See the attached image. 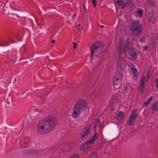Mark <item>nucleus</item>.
I'll return each mask as SVG.
<instances>
[{
	"label": "nucleus",
	"instance_id": "56",
	"mask_svg": "<svg viewBox=\"0 0 158 158\" xmlns=\"http://www.w3.org/2000/svg\"><path fill=\"white\" fill-rule=\"evenodd\" d=\"M111 105H110V108L111 107Z\"/></svg>",
	"mask_w": 158,
	"mask_h": 158
},
{
	"label": "nucleus",
	"instance_id": "2",
	"mask_svg": "<svg viewBox=\"0 0 158 158\" xmlns=\"http://www.w3.org/2000/svg\"><path fill=\"white\" fill-rule=\"evenodd\" d=\"M88 104L85 100L81 99L78 100L75 104L72 117L75 118L78 117L81 113L86 110Z\"/></svg>",
	"mask_w": 158,
	"mask_h": 158
},
{
	"label": "nucleus",
	"instance_id": "26",
	"mask_svg": "<svg viewBox=\"0 0 158 158\" xmlns=\"http://www.w3.org/2000/svg\"><path fill=\"white\" fill-rule=\"evenodd\" d=\"M100 122V121L99 118H97L96 120V121L95 122L94 128H95V127H96L98 124H99Z\"/></svg>",
	"mask_w": 158,
	"mask_h": 158
},
{
	"label": "nucleus",
	"instance_id": "20",
	"mask_svg": "<svg viewBox=\"0 0 158 158\" xmlns=\"http://www.w3.org/2000/svg\"><path fill=\"white\" fill-rule=\"evenodd\" d=\"M137 51L131 54V58L134 60H136L138 57V54L137 53Z\"/></svg>",
	"mask_w": 158,
	"mask_h": 158
},
{
	"label": "nucleus",
	"instance_id": "49",
	"mask_svg": "<svg viewBox=\"0 0 158 158\" xmlns=\"http://www.w3.org/2000/svg\"><path fill=\"white\" fill-rule=\"evenodd\" d=\"M11 60L14 63H15V62L16 61V60Z\"/></svg>",
	"mask_w": 158,
	"mask_h": 158
},
{
	"label": "nucleus",
	"instance_id": "10",
	"mask_svg": "<svg viewBox=\"0 0 158 158\" xmlns=\"http://www.w3.org/2000/svg\"><path fill=\"white\" fill-rule=\"evenodd\" d=\"M99 136L98 133L95 132L92 137L90 138V139L89 141V143L93 144L94 142L98 139Z\"/></svg>",
	"mask_w": 158,
	"mask_h": 158
},
{
	"label": "nucleus",
	"instance_id": "51",
	"mask_svg": "<svg viewBox=\"0 0 158 158\" xmlns=\"http://www.w3.org/2000/svg\"><path fill=\"white\" fill-rule=\"evenodd\" d=\"M76 15H77V14H74V15H73V16L74 17H76Z\"/></svg>",
	"mask_w": 158,
	"mask_h": 158
},
{
	"label": "nucleus",
	"instance_id": "11",
	"mask_svg": "<svg viewBox=\"0 0 158 158\" xmlns=\"http://www.w3.org/2000/svg\"><path fill=\"white\" fill-rule=\"evenodd\" d=\"M154 13L153 12H148V18L150 22L153 23L155 22V18H153Z\"/></svg>",
	"mask_w": 158,
	"mask_h": 158
},
{
	"label": "nucleus",
	"instance_id": "3",
	"mask_svg": "<svg viewBox=\"0 0 158 158\" xmlns=\"http://www.w3.org/2000/svg\"><path fill=\"white\" fill-rule=\"evenodd\" d=\"M130 30L133 36H137L142 33L143 25L140 23L139 21L134 20L130 26Z\"/></svg>",
	"mask_w": 158,
	"mask_h": 158
},
{
	"label": "nucleus",
	"instance_id": "1",
	"mask_svg": "<svg viewBox=\"0 0 158 158\" xmlns=\"http://www.w3.org/2000/svg\"><path fill=\"white\" fill-rule=\"evenodd\" d=\"M57 120L53 116L44 118L39 122L37 131L40 134H45L52 131L56 126Z\"/></svg>",
	"mask_w": 158,
	"mask_h": 158
},
{
	"label": "nucleus",
	"instance_id": "24",
	"mask_svg": "<svg viewBox=\"0 0 158 158\" xmlns=\"http://www.w3.org/2000/svg\"><path fill=\"white\" fill-rule=\"evenodd\" d=\"M42 153V152L40 150H35V155L40 156Z\"/></svg>",
	"mask_w": 158,
	"mask_h": 158
},
{
	"label": "nucleus",
	"instance_id": "43",
	"mask_svg": "<svg viewBox=\"0 0 158 158\" xmlns=\"http://www.w3.org/2000/svg\"><path fill=\"white\" fill-rule=\"evenodd\" d=\"M156 88H158V79L156 80Z\"/></svg>",
	"mask_w": 158,
	"mask_h": 158
},
{
	"label": "nucleus",
	"instance_id": "22",
	"mask_svg": "<svg viewBox=\"0 0 158 158\" xmlns=\"http://www.w3.org/2000/svg\"><path fill=\"white\" fill-rule=\"evenodd\" d=\"M129 86V84H126V85L123 87V92L124 94H125L127 92Z\"/></svg>",
	"mask_w": 158,
	"mask_h": 158
},
{
	"label": "nucleus",
	"instance_id": "12",
	"mask_svg": "<svg viewBox=\"0 0 158 158\" xmlns=\"http://www.w3.org/2000/svg\"><path fill=\"white\" fill-rule=\"evenodd\" d=\"M124 117V112L122 111H120L117 114L116 118L119 121H121Z\"/></svg>",
	"mask_w": 158,
	"mask_h": 158
},
{
	"label": "nucleus",
	"instance_id": "8",
	"mask_svg": "<svg viewBox=\"0 0 158 158\" xmlns=\"http://www.w3.org/2000/svg\"><path fill=\"white\" fill-rule=\"evenodd\" d=\"M85 130L84 133L80 135V138L83 139L84 138L88 135L90 133V127H85L84 128Z\"/></svg>",
	"mask_w": 158,
	"mask_h": 158
},
{
	"label": "nucleus",
	"instance_id": "45",
	"mask_svg": "<svg viewBox=\"0 0 158 158\" xmlns=\"http://www.w3.org/2000/svg\"><path fill=\"white\" fill-rule=\"evenodd\" d=\"M148 46H145L144 47V48L145 50L147 49H148Z\"/></svg>",
	"mask_w": 158,
	"mask_h": 158
},
{
	"label": "nucleus",
	"instance_id": "21",
	"mask_svg": "<svg viewBox=\"0 0 158 158\" xmlns=\"http://www.w3.org/2000/svg\"><path fill=\"white\" fill-rule=\"evenodd\" d=\"M97 154L96 152H93L88 156L89 158H97Z\"/></svg>",
	"mask_w": 158,
	"mask_h": 158
},
{
	"label": "nucleus",
	"instance_id": "54",
	"mask_svg": "<svg viewBox=\"0 0 158 158\" xmlns=\"http://www.w3.org/2000/svg\"><path fill=\"white\" fill-rule=\"evenodd\" d=\"M96 127H95V128H94L95 129L96 128Z\"/></svg>",
	"mask_w": 158,
	"mask_h": 158
},
{
	"label": "nucleus",
	"instance_id": "40",
	"mask_svg": "<svg viewBox=\"0 0 158 158\" xmlns=\"http://www.w3.org/2000/svg\"><path fill=\"white\" fill-rule=\"evenodd\" d=\"M80 25L79 24H77V26H76V27L77 28V29H78L79 30V31H81V28H80Z\"/></svg>",
	"mask_w": 158,
	"mask_h": 158
},
{
	"label": "nucleus",
	"instance_id": "29",
	"mask_svg": "<svg viewBox=\"0 0 158 158\" xmlns=\"http://www.w3.org/2000/svg\"><path fill=\"white\" fill-rule=\"evenodd\" d=\"M48 94L46 93L44 94H43L40 95V98L41 99H44L47 96Z\"/></svg>",
	"mask_w": 158,
	"mask_h": 158
},
{
	"label": "nucleus",
	"instance_id": "53",
	"mask_svg": "<svg viewBox=\"0 0 158 158\" xmlns=\"http://www.w3.org/2000/svg\"><path fill=\"white\" fill-rule=\"evenodd\" d=\"M14 81H16V80L15 79H14Z\"/></svg>",
	"mask_w": 158,
	"mask_h": 158
},
{
	"label": "nucleus",
	"instance_id": "35",
	"mask_svg": "<svg viewBox=\"0 0 158 158\" xmlns=\"http://www.w3.org/2000/svg\"><path fill=\"white\" fill-rule=\"evenodd\" d=\"M153 98L152 96H151L150 98H148L147 99V102L148 103H149L151 101H152V99Z\"/></svg>",
	"mask_w": 158,
	"mask_h": 158
},
{
	"label": "nucleus",
	"instance_id": "31",
	"mask_svg": "<svg viewBox=\"0 0 158 158\" xmlns=\"http://www.w3.org/2000/svg\"><path fill=\"white\" fill-rule=\"evenodd\" d=\"M70 158H79V156L77 154H74L72 155Z\"/></svg>",
	"mask_w": 158,
	"mask_h": 158
},
{
	"label": "nucleus",
	"instance_id": "48",
	"mask_svg": "<svg viewBox=\"0 0 158 158\" xmlns=\"http://www.w3.org/2000/svg\"><path fill=\"white\" fill-rule=\"evenodd\" d=\"M110 109H111V111H112L113 110H114L115 108H114L112 107L111 108H110Z\"/></svg>",
	"mask_w": 158,
	"mask_h": 158
},
{
	"label": "nucleus",
	"instance_id": "28",
	"mask_svg": "<svg viewBox=\"0 0 158 158\" xmlns=\"http://www.w3.org/2000/svg\"><path fill=\"white\" fill-rule=\"evenodd\" d=\"M137 13L140 16H142L143 15V12L142 10H138L137 11Z\"/></svg>",
	"mask_w": 158,
	"mask_h": 158
},
{
	"label": "nucleus",
	"instance_id": "6",
	"mask_svg": "<svg viewBox=\"0 0 158 158\" xmlns=\"http://www.w3.org/2000/svg\"><path fill=\"white\" fill-rule=\"evenodd\" d=\"M90 143H89V141H86L85 143L81 144L80 147V149L83 151H85L87 150L89 148V144Z\"/></svg>",
	"mask_w": 158,
	"mask_h": 158
},
{
	"label": "nucleus",
	"instance_id": "50",
	"mask_svg": "<svg viewBox=\"0 0 158 158\" xmlns=\"http://www.w3.org/2000/svg\"><path fill=\"white\" fill-rule=\"evenodd\" d=\"M104 27V26L103 25H100V27L101 28H102L103 27Z\"/></svg>",
	"mask_w": 158,
	"mask_h": 158
},
{
	"label": "nucleus",
	"instance_id": "7",
	"mask_svg": "<svg viewBox=\"0 0 158 158\" xmlns=\"http://www.w3.org/2000/svg\"><path fill=\"white\" fill-rule=\"evenodd\" d=\"M152 114L158 111V101L154 103L150 108Z\"/></svg>",
	"mask_w": 158,
	"mask_h": 158
},
{
	"label": "nucleus",
	"instance_id": "18",
	"mask_svg": "<svg viewBox=\"0 0 158 158\" xmlns=\"http://www.w3.org/2000/svg\"><path fill=\"white\" fill-rule=\"evenodd\" d=\"M127 51L129 53V55H131V54L135 52L136 50L135 47L131 46L130 47V48H129L128 49H127Z\"/></svg>",
	"mask_w": 158,
	"mask_h": 158
},
{
	"label": "nucleus",
	"instance_id": "5",
	"mask_svg": "<svg viewBox=\"0 0 158 158\" xmlns=\"http://www.w3.org/2000/svg\"><path fill=\"white\" fill-rule=\"evenodd\" d=\"M138 115L139 112L136 109L132 110L131 114L129 117V120L127 121V124L129 126H133Z\"/></svg>",
	"mask_w": 158,
	"mask_h": 158
},
{
	"label": "nucleus",
	"instance_id": "36",
	"mask_svg": "<svg viewBox=\"0 0 158 158\" xmlns=\"http://www.w3.org/2000/svg\"><path fill=\"white\" fill-rule=\"evenodd\" d=\"M35 155V150H30V155L33 156Z\"/></svg>",
	"mask_w": 158,
	"mask_h": 158
},
{
	"label": "nucleus",
	"instance_id": "30",
	"mask_svg": "<svg viewBox=\"0 0 158 158\" xmlns=\"http://www.w3.org/2000/svg\"><path fill=\"white\" fill-rule=\"evenodd\" d=\"M129 3L131 9H134L135 8V7L134 6V4L132 2H129Z\"/></svg>",
	"mask_w": 158,
	"mask_h": 158
},
{
	"label": "nucleus",
	"instance_id": "16",
	"mask_svg": "<svg viewBox=\"0 0 158 158\" xmlns=\"http://www.w3.org/2000/svg\"><path fill=\"white\" fill-rule=\"evenodd\" d=\"M120 81L117 80L116 79H114V88L116 89H117L119 86Z\"/></svg>",
	"mask_w": 158,
	"mask_h": 158
},
{
	"label": "nucleus",
	"instance_id": "25",
	"mask_svg": "<svg viewBox=\"0 0 158 158\" xmlns=\"http://www.w3.org/2000/svg\"><path fill=\"white\" fill-rule=\"evenodd\" d=\"M30 150H24L23 151V153L27 155H30Z\"/></svg>",
	"mask_w": 158,
	"mask_h": 158
},
{
	"label": "nucleus",
	"instance_id": "44",
	"mask_svg": "<svg viewBox=\"0 0 158 158\" xmlns=\"http://www.w3.org/2000/svg\"><path fill=\"white\" fill-rule=\"evenodd\" d=\"M126 1V4H128V3H129V2L130 1V0H125Z\"/></svg>",
	"mask_w": 158,
	"mask_h": 158
},
{
	"label": "nucleus",
	"instance_id": "39",
	"mask_svg": "<svg viewBox=\"0 0 158 158\" xmlns=\"http://www.w3.org/2000/svg\"><path fill=\"white\" fill-rule=\"evenodd\" d=\"M148 6L149 7H153L154 6V3L152 2H150L148 3Z\"/></svg>",
	"mask_w": 158,
	"mask_h": 158
},
{
	"label": "nucleus",
	"instance_id": "19",
	"mask_svg": "<svg viewBox=\"0 0 158 158\" xmlns=\"http://www.w3.org/2000/svg\"><path fill=\"white\" fill-rule=\"evenodd\" d=\"M122 77L123 76L122 73L121 72H119L116 75L115 79H116L117 80H119L120 81H122Z\"/></svg>",
	"mask_w": 158,
	"mask_h": 158
},
{
	"label": "nucleus",
	"instance_id": "46",
	"mask_svg": "<svg viewBox=\"0 0 158 158\" xmlns=\"http://www.w3.org/2000/svg\"><path fill=\"white\" fill-rule=\"evenodd\" d=\"M0 46H5L3 43H2V44L0 43Z\"/></svg>",
	"mask_w": 158,
	"mask_h": 158
},
{
	"label": "nucleus",
	"instance_id": "15",
	"mask_svg": "<svg viewBox=\"0 0 158 158\" xmlns=\"http://www.w3.org/2000/svg\"><path fill=\"white\" fill-rule=\"evenodd\" d=\"M21 142L23 143L24 146L25 147L28 146L30 144L29 139L27 137L25 139L22 140Z\"/></svg>",
	"mask_w": 158,
	"mask_h": 158
},
{
	"label": "nucleus",
	"instance_id": "17",
	"mask_svg": "<svg viewBox=\"0 0 158 158\" xmlns=\"http://www.w3.org/2000/svg\"><path fill=\"white\" fill-rule=\"evenodd\" d=\"M130 42L128 40H127L125 42V45H124V48L125 49L124 50V52L125 53L126 50H127V49H128L129 48H130Z\"/></svg>",
	"mask_w": 158,
	"mask_h": 158
},
{
	"label": "nucleus",
	"instance_id": "55",
	"mask_svg": "<svg viewBox=\"0 0 158 158\" xmlns=\"http://www.w3.org/2000/svg\"><path fill=\"white\" fill-rule=\"evenodd\" d=\"M99 126L100 127H101V126L99 125Z\"/></svg>",
	"mask_w": 158,
	"mask_h": 158
},
{
	"label": "nucleus",
	"instance_id": "23",
	"mask_svg": "<svg viewBox=\"0 0 158 158\" xmlns=\"http://www.w3.org/2000/svg\"><path fill=\"white\" fill-rule=\"evenodd\" d=\"M118 48L119 50L120 51V52H121L123 50V44L122 43H120L118 45Z\"/></svg>",
	"mask_w": 158,
	"mask_h": 158
},
{
	"label": "nucleus",
	"instance_id": "52",
	"mask_svg": "<svg viewBox=\"0 0 158 158\" xmlns=\"http://www.w3.org/2000/svg\"><path fill=\"white\" fill-rule=\"evenodd\" d=\"M157 39L158 40V34H157Z\"/></svg>",
	"mask_w": 158,
	"mask_h": 158
},
{
	"label": "nucleus",
	"instance_id": "27",
	"mask_svg": "<svg viewBox=\"0 0 158 158\" xmlns=\"http://www.w3.org/2000/svg\"><path fill=\"white\" fill-rule=\"evenodd\" d=\"M83 6H84V9H83L84 12H83V16H84V15H87V10L86 8L85 4H84Z\"/></svg>",
	"mask_w": 158,
	"mask_h": 158
},
{
	"label": "nucleus",
	"instance_id": "32",
	"mask_svg": "<svg viewBox=\"0 0 158 158\" xmlns=\"http://www.w3.org/2000/svg\"><path fill=\"white\" fill-rule=\"evenodd\" d=\"M92 2L93 5L94 7L95 8L97 5V0H92Z\"/></svg>",
	"mask_w": 158,
	"mask_h": 158
},
{
	"label": "nucleus",
	"instance_id": "38",
	"mask_svg": "<svg viewBox=\"0 0 158 158\" xmlns=\"http://www.w3.org/2000/svg\"><path fill=\"white\" fill-rule=\"evenodd\" d=\"M148 104L149 103H148L147 102H144L143 103V106L145 107H147Z\"/></svg>",
	"mask_w": 158,
	"mask_h": 158
},
{
	"label": "nucleus",
	"instance_id": "14",
	"mask_svg": "<svg viewBox=\"0 0 158 158\" xmlns=\"http://www.w3.org/2000/svg\"><path fill=\"white\" fill-rule=\"evenodd\" d=\"M116 3L119 6H120V7L122 9L125 8V6L127 4L125 2L124 0H116Z\"/></svg>",
	"mask_w": 158,
	"mask_h": 158
},
{
	"label": "nucleus",
	"instance_id": "33",
	"mask_svg": "<svg viewBox=\"0 0 158 158\" xmlns=\"http://www.w3.org/2000/svg\"><path fill=\"white\" fill-rule=\"evenodd\" d=\"M152 48H156V43L154 40H153L152 41Z\"/></svg>",
	"mask_w": 158,
	"mask_h": 158
},
{
	"label": "nucleus",
	"instance_id": "34",
	"mask_svg": "<svg viewBox=\"0 0 158 158\" xmlns=\"http://www.w3.org/2000/svg\"><path fill=\"white\" fill-rule=\"evenodd\" d=\"M139 41L141 43H145L146 40L144 37H143L142 39H140Z\"/></svg>",
	"mask_w": 158,
	"mask_h": 158
},
{
	"label": "nucleus",
	"instance_id": "41",
	"mask_svg": "<svg viewBox=\"0 0 158 158\" xmlns=\"http://www.w3.org/2000/svg\"><path fill=\"white\" fill-rule=\"evenodd\" d=\"M73 48L75 49L77 48V44L75 42L73 43Z\"/></svg>",
	"mask_w": 158,
	"mask_h": 158
},
{
	"label": "nucleus",
	"instance_id": "13",
	"mask_svg": "<svg viewBox=\"0 0 158 158\" xmlns=\"http://www.w3.org/2000/svg\"><path fill=\"white\" fill-rule=\"evenodd\" d=\"M145 80V77L144 76H143L140 82V90L141 92H143L144 89L145 85L144 81Z\"/></svg>",
	"mask_w": 158,
	"mask_h": 158
},
{
	"label": "nucleus",
	"instance_id": "4",
	"mask_svg": "<svg viewBox=\"0 0 158 158\" xmlns=\"http://www.w3.org/2000/svg\"><path fill=\"white\" fill-rule=\"evenodd\" d=\"M103 46L102 43L100 42H97L93 44L91 49V55L94 54H100L102 51Z\"/></svg>",
	"mask_w": 158,
	"mask_h": 158
},
{
	"label": "nucleus",
	"instance_id": "9",
	"mask_svg": "<svg viewBox=\"0 0 158 158\" xmlns=\"http://www.w3.org/2000/svg\"><path fill=\"white\" fill-rule=\"evenodd\" d=\"M131 68L135 80L136 81L138 77V72L137 69L135 68V65L133 64L131 65Z\"/></svg>",
	"mask_w": 158,
	"mask_h": 158
},
{
	"label": "nucleus",
	"instance_id": "47",
	"mask_svg": "<svg viewBox=\"0 0 158 158\" xmlns=\"http://www.w3.org/2000/svg\"><path fill=\"white\" fill-rule=\"evenodd\" d=\"M52 43L54 44L55 43V41L54 40H52Z\"/></svg>",
	"mask_w": 158,
	"mask_h": 158
},
{
	"label": "nucleus",
	"instance_id": "42",
	"mask_svg": "<svg viewBox=\"0 0 158 158\" xmlns=\"http://www.w3.org/2000/svg\"><path fill=\"white\" fill-rule=\"evenodd\" d=\"M146 76H147V77L148 78V81H149V77H150V75H149V73H147L146 74Z\"/></svg>",
	"mask_w": 158,
	"mask_h": 158
},
{
	"label": "nucleus",
	"instance_id": "37",
	"mask_svg": "<svg viewBox=\"0 0 158 158\" xmlns=\"http://www.w3.org/2000/svg\"><path fill=\"white\" fill-rule=\"evenodd\" d=\"M3 43L5 46H8L10 45L9 43L6 41L3 42Z\"/></svg>",
	"mask_w": 158,
	"mask_h": 158
}]
</instances>
